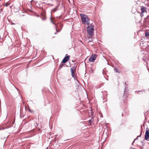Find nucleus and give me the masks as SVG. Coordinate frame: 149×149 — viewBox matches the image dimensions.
Here are the masks:
<instances>
[{
    "instance_id": "6e6552de",
    "label": "nucleus",
    "mask_w": 149,
    "mask_h": 149,
    "mask_svg": "<svg viewBox=\"0 0 149 149\" xmlns=\"http://www.w3.org/2000/svg\"><path fill=\"white\" fill-rule=\"evenodd\" d=\"M146 8L143 6H142L141 8V13H143L146 11Z\"/></svg>"
},
{
    "instance_id": "f257e3e1",
    "label": "nucleus",
    "mask_w": 149,
    "mask_h": 149,
    "mask_svg": "<svg viewBox=\"0 0 149 149\" xmlns=\"http://www.w3.org/2000/svg\"><path fill=\"white\" fill-rule=\"evenodd\" d=\"M80 15L82 23L85 24H90V21L88 16L83 14H81Z\"/></svg>"
},
{
    "instance_id": "c756f323",
    "label": "nucleus",
    "mask_w": 149,
    "mask_h": 149,
    "mask_svg": "<svg viewBox=\"0 0 149 149\" xmlns=\"http://www.w3.org/2000/svg\"><path fill=\"white\" fill-rule=\"evenodd\" d=\"M142 93H140V94H142Z\"/></svg>"
},
{
    "instance_id": "f3484780",
    "label": "nucleus",
    "mask_w": 149,
    "mask_h": 149,
    "mask_svg": "<svg viewBox=\"0 0 149 149\" xmlns=\"http://www.w3.org/2000/svg\"><path fill=\"white\" fill-rule=\"evenodd\" d=\"M9 5V4L8 3H6L5 4V6L6 7L8 6Z\"/></svg>"
},
{
    "instance_id": "9d476101",
    "label": "nucleus",
    "mask_w": 149,
    "mask_h": 149,
    "mask_svg": "<svg viewBox=\"0 0 149 149\" xmlns=\"http://www.w3.org/2000/svg\"><path fill=\"white\" fill-rule=\"evenodd\" d=\"M64 65V64L61 63L59 65L58 69L59 70L61 69L63 66Z\"/></svg>"
},
{
    "instance_id": "0eeeda50",
    "label": "nucleus",
    "mask_w": 149,
    "mask_h": 149,
    "mask_svg": "<svg viewBox=\"0 0 149 149\" xmlns=\"http://www.w3.org/2000/svg\"><path fill=\"white\" fill-rule=\"evenodd\" d=\"M40 17L42 18V20H45L46 19L45 14L44 13H42L41 14Z\"/></svg>"
},
{
    "instance_id": "f8f14e48",
    "label": "nucleus",
    "mask_w": 149,
    "mask_h": 149,
    "mask_svg": "<svg viewBox=\"0 0 149 149\" xmlns=\"http://www.w3.org/2000/svg\"><path fill=\"white\" fill-rule=\"evenodd\" d=\"M124 85H125L124 87H125V88L124 89V92H126V88H127V87L126 86V82L125 83Z\"/></svg>"
},
{
    "instance_id": "4468645a",
    "label": "nucleus",
    "mask_w": 149,
    "mask_h": 149,
    "mask_svg": "<svg viewBox=\"0 0 149 149\" xmlns=\"http://www.w3.org/2000/svg\"><path fill=\"white\" fill-rule=\"evenodd\" d=\"M56 11V8H54V9H53L52 10V12H55V11Z\"/></svg>"
},
{
    "instance_id": "c85d7f7f",
    "label": "nucleus",
    "mask_w": 149,
    "mask_h": 149,
    "mask_svg": "<svg viewBox=\"0 0 149 149\" xmlns=\"http://www.w3.org/2000/svg\"><path fill=\"white\" fill-rule=\"evenodd\" d=\"M142 93H140V94H142Z\"/></svg>"
},
{
    "instance_id": "72a5a7b5",
    "label": "nucleus",
    "mask_w": 149,
    "mask_h": 149,
    "mask_svg": "<svg viewBox=\"0 0 149 149\" xmlns=\"http://www.w3.org/2000/svg\"><path fill=\"white\" fill-rule=\"evenodd\" d=\"M1 38V37L0 36V39Z\"/></svg>"
},
{
    "instance_id": "6ab92c4d",
    "label": "nucleus",
    "mask_w": 149,
    "mask_h": 149,
    "mask_svg": "<svg viewBox=\"0 0 149 149\" xmlns=\"http://www.w3.org/2000/svg\"><path fill=\"white\" fill-rule=\"evenodd\" d=\"M140 15H141V17H142L143 16V13H141L140 14Z\"/></svg>"
},
{
    "instance_id": "dca6fc26",
    "label": "nucleus",
    "mask_w": 149,
    "mask_h": 149,
    "mask_svg": "<svg viewBox=\"0 0 149 149\" xmlns=\"http://www.w3.org/2000/svg\"><path fill=\"white\" fill-rule=\"evenodd\" d=\"M141 134H142V133L141 132L140 135H139V136H138L137 137V138H138V137H140L141 136Z\"/></svg>"
},
{
    "instance_id": "412c9836",
    "label": "nucleus",
    "mask_w": 149,
    "mask_h": 149,
    "mask_svg": "<svg viewBox=\"0 0 149 149\" xmlns=\"http://www.w3.org/2000/svg\"><path fill=\"white\" fill-rule=\"evenodd\" d=\"M146 18L148 19H149V15L148 16L146 17Z\"/></svg>"
},
{
    "instance_id": "2f4dec72",
    "label": "nucleus",
    "mask_w": 149,
    "mask_h": 149,
    "mask_svg": "<svg viewBox=\"0 0 149 149\" xmlns=\"http://www.w3.org/2000/svg\"><path fill=\"white\" fill-rule=\"evenodd\" d=\"M29 111H31H31L30 110H29Z\"/></svg>"
},
{
    "instance_id": "ddd939ff",
    "label": "nucleus",
    "mask_w": 149,
    "mask_h": 149,
    "mask_svg": "<svg viewBox=\"0 0 149 149\" xmlns=\"http://www.w3.org/2000/svg\"><path fill=\"white\" fill-rule=\"evenodd\" d=\"M114 71H115V72H117V73H119V71H118V69L116 68L115 69H114Z\"/></svg>"
},
{
    "instance_id": "7ed1b4c3",
    "label": "nucleus",
    "mask_w": 149,
    "mask_h": 149,
    "mask_svg": "<svg viewBox=\"0 0 149 149\" xmlns=\"http://www.w3.org/2000/svg\"><path fill=\"white\" fill-rule=\"evenodd\" d=\"M97 56V55L95 54H92L89 59V61L91 62H94L95 60L96 57Z\"/></svg>"
},
{
    "instance_id": "bb28decb",
    "label": "nucleus",
    "mask_w": 149,
    "mask_h": 149,
    "mask_svg": "<svg viewBox=\"0 0 149 149\" xmlns=\"http://www.w3.org/2000/svg\"><path fill=\"white\" fill-rule=\"evenodd\" d=\"M91 120H89V122L90 123H91Z\"/></svg>"
},
{
    "instance_id": "5701e85b",
    "label": "nucleus",
    "mask_w": 149,
    "mask_h": 149,
    "mask_svg": "<svg viewBox=\"0 0 149 149\" xmlns=\"http://www.w3.org/2000/svg\"><path fill=\"white\" fill-rule=\"evenodd\" d=\"M76 80L77 81L78 83H79V81H78V80L77 79H76Z\"/></svg>"
},
{
    "instance_id": "423d86ee",
    "label": "nucleus",
    "mask_w": 149,
    "mask_h": 149,
    "mask_svg": "<svg viewBox=\"0 0 149 149\" xmlns=\"http://www.w3.org/2000/svg\"><path fill=\"white\" fill-rule=\"evenodd\" d=\"M70 56H66L63 59L62 61V62L63 63H65L66 62L68 61L69 60V58Z\"/></svg>"
},
{
    "instance_id": "393cba45",
    "label": "nucleus",
    "mask_w": 149,
    "mask_h": 149,
    "mask_svg": "<svg viewBox=\"0 0 149 149\" xmlns=\"http://www.w3.org/2000/svg\"><path fill=\"white\" fill-rule=\"evenodd\" d=\"M14 24V23H11V24H12V25Z\"/></svg>"
},
{
    "instance_id": "a211bd4d",
    "label": "nucleus",
    "mask_w": 149,
    "mask_h": 149,
    "mask_svg": "<svg viewBox=\"0 0 149 149\" xmlns=\"http://www.w3.org/2000/svg\"><path fill=\"white\" fill-rule=\"evenodd\" d=\"M50 19H51V22L53 24H55L53 22V21H52V19H51V18H50Z\"/></svg>"
},
{
    "instance_id": "4be33fe9",
    "label": "nucleus",
    "mask_w": 149,
    "mask_h": 149,
    "mask_svg": "<svg viewBox=\"0 0 149 149\" xmlns=\"http://www.w3.org/2000/svg\"><path fill=\"white\" fill-rule=\"evenodd\" d=\"M138 139V138H137H137H136L135 139H134V141H135V140H137Z\"/></svg>"
},
{
    "instance_id": "b1692460",
    "label": "nucleus",
    "mask_w": 149,
    "mask_h": 149,
    "mask_svg": "<svg viewBox=\"0 0 149 149\" xmlns=\"http://www.w3.org/2000/svg\"><path fill=\"white\" fill-rule=\"evenodd\" d=\"M134 141H135L134 140V141H133V143H132V144H133V143H134Z\"/></svg>"
},
{
    "instance_id": "1a4fd4ad",
    "label": "nucleus",
    "mask_w": 149,
    "mask_h": 149,
    "mask_svg": "<svg viewBox=\"0 0 149 149\" xmlns=\"http://www.w3.org/2000/svg\"><path fill=\"white\" fill-rule=\"evenodd\" d=\"M70 69L71 71L72 76V77H74V72L75 71V70L72 68H71Z\"/></svg>"
},
{
    "instance_id": "473e14b6",
    "label": "nucleus",
    "mask_w": 149,
    "mask_h": 149,
    "mask_svg": "<svg viewBox=\"0 0 149 149\" xmlns=\"http://www.w3.org/2000/svg\"><path fill=\"white\" fill-rule=\"evenodd\" d=\"M104 132H105V131H104Z\"/></svg>"
},
{
    "instance_id": "aec40b11",
    "label": "nucleus",
    "mask_w": 149,
    "mask_h": 149,
    "mask_svg": "<svg viewBox=\"0 0 149 149\" xmlns=\"http://www.w3.org/2000/svg\"><path fill=\"white\" fill-rule=\"evenodd\" d=\"M91 72L92 73H93V70H92L91 69Z\"/></svg>"
},
{
    "instance_id": "2eb2a0df",
    "label": "nucleus",
    "mask_w": 149,
    "mask_h": 149,
    "mask_svg": "<svg viewBox=\"0 0 149 149\" xmlns=\"http://www.w3.org/2000/svg\"><path fill=\"white\" fill-rule=\"evenodd\" d=\"M142 91H135V92L137 93H139L140 92H141Z\"/></svg>"
},
{
    "instance_id": "cd10ccee",
    "label": "nucleus",
    "mask_w": 149,
    "mask_h": 149,
    "mask_svg": "<svg viewBox=\"0 0 149 149\" xmlns=\"http://www.w3.org/2000/svg\"><path fill=\"white\" fill-rule=\"evenodd\" d=\"M58 136V135H55V137H56Z\"/></svg>"
},
{
    "instance_id": "f03ea898",
    "label": "nucleus",
    "mask_w": 149,
    "mask_h": 149,
    "mask_svg": "<svg viewBox=\"0 0 149 149\" xmlns=\"http://www.w3.org/2000/svg\"><path fill=\"white\" fill-rule=\"evenodd\" d=\"M93 27L94 26H89L87 27L88 33L91 36H92L93 34L94 31Z\"/></svg>"
},
{
    "instance_id": "a878e982",
    "label": "nucleus",
    "mask_w": 149,
    "mask_h": 149,
    "mask_svg": "<svg viewBox=\"0 0 149 149\" xmlns=\"http://www.w3.org/2000/svg\"><path fill=\"white\" fill-rule=\"evenodd\" d=\"M57 32H55V33H54V34H56V33H57Z\"/></svg>"
},
{
    "instance_id": "39448f33",
    "label": "nucleus",
    "mask_w": 149,
    "mask_h": 149,
    "mask_svg": "<svg viewBox=\"0 0 149 149\" xmlns=\"http://www.w3.org/2000/svg\"><path fill=\"white\" fill-rule=\"evenodd\" d=\"M144 139L147 141H149V130H146Z\"/></svg>"
},
{
    "instance_id": "7c9ffc66",
    "label": "nucleus",
    "mask_w": 149,
    "mask_h": 149,
    "mask_svg": "<svg viewBox=\"0 0 149 149\" xmlns=\"http://www.w3.org/2000/svg\"><path fill=\"white\" fill-rule=\"evenodd\" d=\"M38 16V17H39V15H38V16Z\"/></svg>"
},
{
    "instance_id": "20e7f679",
    "label": "nucleus",
    "mask_w": 149,
    "mask_h": 149,
    "mask_svg": "<svg viewBox=\"0 0 149 149\" xmlns=\"http://www.w3.org/2000/svg\"><path fill=\"white\" fill-rule=\"evenodd\" d=\"M63 27V25L60 24L58 25H56L55 26L56 30L57 32H59L61 31Z\"/></svg>"
},
{
    "instance_id": "9b49d317",
    "label": "nucleus",
    "mask_w": 149,
    "mask_h": 149,
    "mask_svg": "<svg viewBox=\"0 0 149 149\" xmlns=\"http://www.w3.org/2000/svg\"><path fill=\"white\" fill-rule=\"evenodd\" d=\"M145 36L146 37H147L149 36V32H145Z\"/></svg>"
}]
</instances>
